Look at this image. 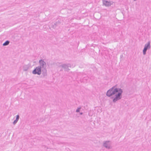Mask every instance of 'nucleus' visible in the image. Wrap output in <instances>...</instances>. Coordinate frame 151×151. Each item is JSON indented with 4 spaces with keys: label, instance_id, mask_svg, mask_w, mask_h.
Wrapping results in <instances>:
<instances>
[{
    "label": "nucleus",
    "instance_id": "nucleus-1",
    "mask_svg": "<svg viewBox=\"0 0 151 151\" xmlns=\"http://www.w3.org/2000/svg\"><path fill=\"white\" fill-rule=\"evenodd\" d=\"M122 92V91L121 89L114 87L108 91L106 95L108 96L114 95L115 97L113 100V101L116 102L120 99V96Z\"/></svg>",
    "mask_w": 151,
    "mask_h": 151
},
{
    "label": "nucleus",
    "instance_id": "nucleus-2",
    "mask_svg": "<svg viewBox=\"0 0 151 151\" xmlns=\"http://www.w3.org/2000/svg\"><path fill=\"white\" fill-rule=\"evenodd\" d=\"M33 73L34 74H37L40 75L41 73V68L40 67H37L33 71Z\"/></svg>",
    "mask_w": 151,
    "mask_h": 151
},
{
    "label": "nucleus",
    "instance_id": "nucleus-3",
    "mask_svg": "<svg viewBox=\"0 0 151 151\" xmlns=\"http://www.w3.org/2000/svg\"><path fill=\"white\" fill-rule=\"evenodd\" d=\"M103 2L104 4L106 6H109L111 5V3L110 2H108L105 0L103 1Z\"/></svg>",
    "mask_w": 151,
    "mask_h": 151
},
{
    "label": "nucleus",
    "instance_id": "nucleus-4",
    "mask_svg": "<svg viewBox=\"0 0 151 151\" xmlns=\"http://www.w3.org/2000/svg\"><path fill=\"white\" fill-rule=\"evenodd\" d=\"M150 47V42H148L147 45H145L144 48H146L147 49L148 48H149Z\"/></svg>",
    "mask_w": 151,
    "mask_h": 151
},
{
    "label": "nucleus",
    "instance_id": "nucleus-5",
    "mask_svg": "<svg viewBox=\"0 0 151 151\" xmlns=\"http://www.w3.org/2000/svg\"><path fill=\"white\" fill-rule=\"evenodd\" d=\"M40 63L41 65L43 66L45 65V63L43 60H41L40 61Z\"/></svg>",
    "mask_w": 151,
    "mask_h": 151
},
{
    "label": "nucleus",
    "instance_id": "nucleus-6",
    "mask_svg": "<svg viewBox=\"0 0 151 151\" xmlns=\"http://www.w3.org/2000/svg\"><path fill=\"white\" fill-rule=\"evenodd\" d=\"M9 42L8 41H6L5 43L3 44L4 46L6 45L9 44Z\"/></svg>",
    "mask_w": 151,
    "mask_h": 151
},
{
    "label": "nucleus",
    "instance_id": "nucleus-7",
    "mask_svg": "<svg viewBox=\"0 0 151 151\" xmlns=\"http://www.w3.org/2000/svg\"><path fill=\"white\" fill-rule=\"evenodd\" d=\"M147 49H146V48H144L143 50V53L144 55H145L146 53V52L147 51Z\"/></svg>",
    "mask_w": 151,
    "mask_h": 151
},
{
    "label": "nucleus",
    "instance_id": "nucleus-8",
    "mask_svg": "<svg viewBox=\"0 0 151 151\" xmlns=\"http://www.w3.org/2000/svg\"><path fill=\"white\" fill-rule=\"evenodd\" d=\"M19 116L18 115H17V118H16V120L17 121H18V120L19 119Z\"/></svg>",
    "mask_w": 151,
    "mask_h": 151
},
{
    "label": "nucleus",
    "instance_id": "nucleus-9",
    "mask_svg": "<svg viewBox=\"0 0 151 151\" xmlns=\"http://www.w3.org/2000/svg\"><path fill=\"white\" fill-rule=\"evenodd\" d=\"M80 108H78L77 110H76V111L78 112H79V111L80 110Z\"/></svg>",
    "mask_w": 151,
    "mask_h": 151
},
{
    "label": "nucleus",
    "instance_id": "nucleus-10",
    "mask_svg": "<svg viewBox=\"0 0 151 151\" xmlns=\"http://www.w3.org/2000/svg\"><path fill=\"white\" fill-rule=\"evenodd\" d=\"M17 121L16 120L15 121H14V124H15L17 122Z\"/></svg>",
    "mask_w": 151,
    "mask_h": 151
}]
</instances>
